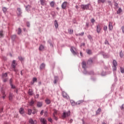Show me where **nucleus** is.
<instances>
[{
	"label": "nucleus",
	"instance_id": "43",
	"mask_svg": "<svg viewBox=\"0 0 124 124\" xmlns=\"http://www.w3.org/2000/svg\"><path fill=\"white\" fill-rule=\"evenodd\" d=\"M120 70H121V73H124V68L121 67Z\"/></svg>",
	"mask_w": 124,
	"mask_h": 124
},
{
	"label": "nucleus",
	"instance_id": "17",
	"mask_svg": "<svg viewBox=\"0 0 124 124\" xmlns=\"http://www.w3.org/2000/svg\"><path fill=\"white\" fill-rule=\"evenodd\" d=\"M58 80H59V77H58L57 76L54 77V83L57 84V81H58Z\"/></svg>",
	"mask_w": 124,
	"mask_h": 124
},
{
	"label": "nucleus",
	"instance_id": "44",
	"mask_svg": "<svg viewBox=\"0 0 124 124\" xmlns=\"http://www.w3.org/2000/svg\"><path fill=\"white\" fill-rule=\"evenodd\" d=\"M32 81L33 83H34V82H37V78H33L32 79Z\"/></svg>",
	"mask_w": 124,
	"mask_h": 124
},
{
	"label": "nucleus",
	"instance_id": "45",
	"mask_svg": "<svg viewBox=\"0 0 124 124\" xmlns=\"http://www.w3.org/2000/svg\"><path fill=\"white\" fill-rule=\"evenodd\" d=\"M0 36H3V31H0Z\"/></svg>",
	"mask_w": 124,
	"mask_h": 124
},
{
	"label": "nucleus",
	"instance_id": "51",
	"mask_svg": "<svg viewBox=\"0 0 124 124\" xmlns=\"http://www.w3.org/2000/svg\"><path fill=\"white\" fill-rule=\"evenodd\" d=\"M36 113V109H34L33 112H32V114H33V115H34V114H35Z\"/></svg>",
	"mask_w": 124,
	"mask_h": 124
},
{
	"label": "nucleus",
	"instance_id": "52",
	"mask_svg": "<svg viewBox=\"0 0 124 124\" xmlns=\"http://www.w3.org/2000/svg\"><path fill=\"white\" fill-rule=\"evenodd\" d=\"M18 59L20 61H23L24 60V58H23L22 57H19Z\"/></svg>",
	"mask_w": 124,
	"mask_h": 124
},
{
	"label": "nucleus",
	"instance_id": "57",
	"mask_svg": "<svg viewBox=\"0 0 124 124\" xmlns=\"http://www.w3.org/2000/svg\"><path fill=\"white\" fill-rule=\"evenodd\" d=\"M7 80H8L7 78H5L3 79V82H7Z\"/></svg>",
	"mask_w": 124,
	"mask_h": 124
},
{
	"label": "nucleus",
	"instance_id": "42",
	"mask_svg": "<svg viewBox=\"0 0 124 124\" xmlns=\"http://www.w3.org/2000/svg\"><path fill=\"white\" fill-rule=\"evenodd\" d=\"M21 32H22V30H21L20 28H18L17 34H20V33H21Z\"/></svg>",
	"mask_w": 124,
	"mask_h": 124
},
{
	"label": "nucleus",
	"instance_id": "27",
	"mask_svg": "<svg viewBox=\"0 0 124 124\" xmlns=\"http://www.w3.org/2000/svg\"><path fill=\"white\" fill-rule=\"evenodd\" d=\"M84 102V100H80L77 102V105H80L81 103H83Z\"/></svg>",
	"mask_w": 124,
	"mask_h": 124
},
{
	"label": "nucleus",
	"instance_id": "50",
	"mask_svg": "<svg viewBox=\"0 0 124 124\" xmlns=\"http://www.w3.org/2000/svg\"><path fill=\"white\" fill-rule=\"evenodd\" d=\"M91 23H94V22H95V20H94V19H93V18H92L91 20Z\"/></svg>",
	"mask_w": 124,
	"mask_h": 124
},
{
	"label": "nucleus",
	"instance_id": "64",
	"mask_svg": "<svg viewBox=\"0 0 124 124\" xmlns=\"http://www.w3.org/2000/svg\"><path fill=\"white\" fill-rule=\"evenodd\" d=\"M81 46H85V43H82Z\"/></svg>",
	"mask_w": 124,
	"mask_h": 124
},
{
	"label": "nucleus",
	"instance_id": "7",
	"mask_svg": "<svg viewBox=\"0 0 124 124\" xmlns=\"http://www.w3.org/2000/svg\"><path fill=\"white\" fill-rule=\"evenodd\" d=\"M40 121L42 123V124H47V120H46L45 118H41Z\"/></svg>",
	"mask_w": 124,
	"mask_h": 124
},
{
	"label": "nucleus",
	"instance_id": "35",
	"mask_svg": "<svg viewBox=\"0 0 124 124\" xmlns=\"http://www.w3.org/2000/svg\"><path fill=\"white\" fill-rule=\"evenodd\" d=\"M2 93L3 95L2 98H3V99H4L5 98V96H6V95H5V93H4V91H2Z\"/></svg>",
	"mask_w": 124,
	"mask_h": 124
},
{
	"label": "nucleus",
	"instance_id": "19",
	"mask_svg": "<svg viewBox=\"0 0 124 124\" xmlns=\"http://www.w3.org/2000/svg\"><path fill=\"white\" fill-rule=\"evenodd\" d=\"M106 1V0H98V3H104Z\"/></svg>",
	"mask_w": 124,
	"mask_h": 124
},
{
	"label": "nucleus",
	"instance_id": "18",
	"mask_svg": "<svg viewBox=\"0 0 124 124\" xmlns=\"http://www.w3.org/2000/svg\"><path fill=\"white\" fill-rule=\"evenodd\" d=\"M70 102H71V105H72V106H75V105H77V103H76L73 100H71Z\"/></svg>",
	"mask_w": 124,
	"mask_h": 124
},
{
	"label": "nucleus",
	"instance_id": "12",
	"mask_svg": "<svg viewBox=\"0 0 124 124\" xmlns=\"http://www.w3.org/2000/svg\"><path fill=\"white\" fill-rule=\"evenodd\" d=\"M17 14L18 16H20L22 14V12L20 8H17Z\"/></svg>",
	"mask_w": 124,
	"mask_h": 124
},
{
	"label": "nucleus",
	"instance_id": "40",
	"mask_svg": "<svg viewBox=\"0 0 124 124\" xmlns=\"http://www.w3.org/2000/svg\"><path fill=\"white\" fill-rule=\"evenodd\" d=\"M30 8H31V6L28 5L26 7V9L27 11H29Z\"/></svg>",
	"mask_w": 124,
	"mask_h": 124
},
{
	"label": "nucleus",
	"instance_id": "4",
	"mask_svg": "<svg viewBox=\"0 0 124 124\" xmlns=\"http://www.w3.org/2000/svg\"><path fill=\"white\" fill-rule=\"evenodd\" d=\"M81 8L83 9V10H85V9H89L90 8V4H88L87 5H81Z\"/></svg>",
	"mask_w": 124,
	"mask_h": 124
},
{
	"label": "nucleus",
	"instance_id": "15",
	"mask_svg": "<svg viewBox=\"0 0 124 124\" xmlns=\"http://www.w3.org/2000/svg\"><path fill=\"white\" fill-rule=\"evenodd\" d=\"M33 93V91H32V90L29 89L28 91V94L29 95H32Z\"/></svg>",
	"mask_w": 124,
	"mask_h": 124
},
{
	"label": "nucleus",
	"instance_id": "6",
	"mask_svg": "<svg viewBox=\"0 0 124 124\" xmlns=\"http://www.w3.org/2000/svg\"><path fill=\"white\" fill-rule=\"evenodd\" d=\"M58 114V110L55 109L53 113V118L55 121H58V117H56V115Z\"/></svg>",
	"mask_w": 124,
	"mask_h": 124
},
{
	"label": "nucleus",
	"instance_id": "32",
	"mask_svg": "<svg viewBox=\"0 0 124 124\" xmlns=\"http://www.w3.org/2000/svg\"><path fill=\"white\" fill-rule=\"evenodd\" d=\"M122 12H123V10L121 8H120L117 11V14H120V13H122Z\"/></svg>",
	"mask_w": 124,
	"mask_h": 124
},
{
	"label": "nucleus",
	"instance_id": "9",
	"mask_svg": "<svg viewBox=\"0 0 124 124\" xmlns=\"http://www.w3.org/2000/svg\"><path fill=\"white\" fill-rule=\"evenodd\" d=\"M29 124H37V122H36V120L33 121V120H32V119H31V118H30L29 119Z\"/></svg>",
	"mask_w": 124,
	"mask_h": 124
},
{
	"label": "nucleus",
	"instance_id": "29",
	"mask_svg": "<svg viewBox=\"0 0 124 124\" xmlns=\"http://www.w3.org/2000/svg\"><path fill=\"white\" fill-rule=\"evenodd\" d=\"M29 104L30 106H32V105L34 104V101H33V100H31V101L29 103Z\"/></svg>",
	"mask_w": 124,
	"mask_h": 124
},
{
	"label": "nucleus",
	"instance_id": "62",
	"mask_svg": "<svg viewBox=\"0 0 124 124\" xmlns=\"http://www.w3.org/2000/svg\"><path fill=\"white\" fill-rule=\"evenodd\" d=\"M72 122H73V120L70 119V121H69V123H70V124H71V123H72Z\"/></svg>",
	"mask_w": 124,
	"mask_h": 124
},
{
	"label": "nucleus",
	"instance_id": "20",
	"mask_svg": "<svg viewBox=\"0 0 124 124\" xmlns=\"http://www.w3.org/2000/svg\"><path fill=\"white\" fill-rule=\"evenodd\" d=\"M112 64H113V66H117L118 65L117 61H116V60H113V62H112Z\"/></svg>",
	"mask_w": 124,
	"mask_h": 124
},
{
	"label": "nucleus",
	"instance_id": "56",
	"mask_svg": "<svg viewBox=\"0 0 124 124\" xmlns=\"http://www.w3.org/2000/svg\"><path fill=\"white\" fill-rule=\"evenodd\" d=\"M43 113H44V110H42L41 111L40 114H41V115H43Z\"/></svg>",
	"mask_w": 124,
	"mask_h": 124
},
{
	"label": "nucleus",
	"instance_id": "60",
	"mask_svg": "<svg viewBox=\"0 0 124 124\" xmlns=\"http://www.w3.org/2000/svg\"><path fill=\"white\" fill-rule=\"evenodd\" d=\"M10 85H11V84H12V79H10Z\"/></svg>",
	"mask_w": 124,
	"mask_h": 124
},
{
	"label": "nucleus",
	"instance_id": "2",
	"mask_svg": "<svg viewBox=\"0 0 124 124\" xmlns=\"http://www.w3.org/2000/svg\"><path fill=\"white\" fill-rule=\"evenodd\" d=\"M16 65H17V64L16 63V61L15 60H14L12 63V67L14 68V71L15 72H17V70L15 68L16 67Z\"/></svg>",
	"mask_w": 124,
	"mask_h": 124
},
{
	"label": "nucleus",
	"instance_id": "3",
	"mask_svg": "<svg viewBox=\"0 0 124 124\" xmlns=\"http://www.w3.org/2000/svg\"><path fill=\"white\" fill-rule=\"evenodd\" d=\"M67 5H68V2H67V1H64L62 3L61 7L62 9H66Z\"/></svg>",
	"mask_w": 124,
	"mask_h": 124
},
{
	"label": "nucleus",
	"instance_id": "30",
	"mask_svg": "<svg viewBox=\"0 0 124 124\" xmlns=\"http://www.w3.org/2000/svg\"><path fill=\"white\" fill-rule=\"evenodd\" d=\"M82 65L83 68H86V62H82Z\"/></svg>",
	"mask_w": 124,
	"mask_h": 124
},
{
	"label": "nucleus",
	"instance_id": "33",
	"mask_svg": "<svg viewBox=\"0 0 124 124\" xmlns=\"http://www.w3.org/2000/svg\"><path fill=\"white\" fill-rule=\"evenodd\" d=\"M86 52L87 53V54H88V55H91V54H92V50L90 49H87L86 50Z\"/></svg>",
	"mask_w": 124,
	"mask_h": 124
},
{
	"label": "nucleus",
	"instance_id": "8",
	"mask_svg": "<svg viewBox=\"0 0 124 124\" xmlns=\"http://www.w3.org/2000/svg\"><path fill=\"white\" fill-rule=\"evenodd\" d=\"M71 51L74 55H76V51H77V49H76V48L74 47H72Z\"/></svg>",
	"mask_w": 124,
	"mask_h": 124
},
{
	"label": "nucleus",
	"instance_id": "34",
	"mask_svg": "<svg viewBox=\"0 0 124 124\" xmlns=\"http://www.w3.org/2000/svg\"><path fill=\"white\" fill-rule=\"evenodd\" d=\"M44 49V46L43 45H41L39 47V50L40 51H42Z\"/></svg>",
	"mask_w": 124,
	"mask_h": 124
},
{
	"label": "nucleus",
	"instance_id": "58",
	"mask_svg": "<svg viewBox=\"0 0 124 124\" xmlns=\"http://www.w3.org/2000/svg\"><path fill=\"white\" fill-rule=\"evenodd\" d=\"M27 26L28 27V28H30V23L29 22L27 23Z\"/></svg>",
	"mask_w": 124,
	"mask_h": 124
},
{
	"label": "nucleus",
	"instance_id": "41",
	"mask_svg": "<svg viewBox=\"0 0 124 124\" xmlns=\"http://www.w3.org/2000/svg\"><path fill=\"white\" fill-rule=\"evenodd\" d=\"M103 30L105 31H106L108 30L107 26H104L103 27Z\"/></svg>",
	"mask_w": 124,
	"mask_h": 124
},
{
	"label": "nucleus",
	"instance_id": "54",
	"mask_svg": "<svg viewBox=\"0 0 124 124\" xmlns=\"http://www.w3.org/2000/svg\"><path fill=\"white\" fill-rule=\"evenodd\" d=\"M108 4L109 5H111L112 4V3L111 2V1H110V0L108 1Z\"/></svg>",
	"mask_w": 124,
	"mask_h": 124
},
{
	"label": "nucleus",
	"instance_id": "26",
	"mask_svg": "<svg viewBox=\"0 0 124 124\" xmlns=\"http://www.w3.org/2000/svg\"><path fill=\"white\" fill-rule=\"evenodd\" d=\"M100 112H101V108H98L96 112V114L99 115Z\"/></svg>",
	"mask_w": 124,
	"mask_h": 124
},
{
	"label": "nucleus",
	"instance_id": "47",
	"mask_svg": "<svg viewBox=\"0 0 124 124\" xmlns=\"http://www.w3.org/2000/svg\"><path fill=\"white\" fill-rule=\"evenodd\" d=\"M10 85L12 89H15V88H16L15 85H13V84H12V83H11Z\"/></svg>",
	"mask_w": 124,
	"mask_h": 124
},
{
	"label": "nucleus",
	"instance_id": "63",
	"mask_svg": "<svg viewBox=\"0 0 124 124\" xmlns=\"http://www.w3.org/2000/svg\"><path fill=\"white\" fill-rule=\"evenodd\" d=\"M80 55L81 57H83V54L82 53V52H80Z\"/></svg>",
	"mask_w": 124,
	"mask_h": 124
},
{
	"label": "nucleus",
	"instance_id": "14",
	"mask_svg": "<svg viewBox=\"0 0 124 124\" xmlns=\"http://www.w3.org/2000/svg\"><path fill=\"white\" fill-rule=\"evenodd\" d=\"M19 113H20V114H21V115H23V114H24V113H25L24 108H21L19 109Z\"/></svg>",
	"mask_w": 124,
	"mask_h": 124
},
{
	"label": "nucleus",
	"instance_id": "10",
	"mask_svg": "<svg viewBox=\"0 0 124 124\" xmlns=\"http://www.w3.org/2000/svg\"><path fill=\"white\" fill-rule=\"evenodd\" d=\"M62 95L63 97H64V98H69V96H68V95H67L66 93H65L64 92H62Z\"/></svg>",
	"mask_w": 124,
	"mask_h": 124
},
{
	"label": "nucleus",
	"instance_id": "22",
	"mask_svg": "<svg viewBox=\"0 0 124 124\" xmlns=\"http://www.w3.org/2000/svg\"><path fill=\"white\" fill-rule=\"evenodd\" d=\"M54 25L56 29H58V27H59V24H58V22L57 20H55L54 21Z\"/></svg>",
	"mask_w": 124,
	"mask_h": 124
},
{
	"label": "nucleus",
	"instance_id": "38",
	"mask_svg": "<svg viewBox=\"0 0 124 124\" xmlns=\"http://www.w3.org/2000/svg\"><path fill=\"white\" fill-rule=\"evenodd\" d=\"M2 11H3V12H4V13H5V12H6V11H7V8H6V7H3V8H2Z\"/></svg>",
	"mask_w": 124,
	"mask_h": 124
},
{
	"label": "nucleus",
	"instance_id": "37",
	"mask_svg": "<svg viewBox=\"0 0 124 124\" xmlns=\"http://www.w3.org/2000/svg\"><path fill=\"white\" fill-rule=\"evenodd\" d=\"M68 32L70 34H72V33H73V30L70 29L68 30Z\"/></svg>",
	"mask_w": 124,
	"mask_h": 124
},
{
	"label": "nucleus",
	"instance_id": "31",
	"mask_svg": "<svg viewBox=\"0 0 124 124\" xmlns=\"http://www.w3.org/2000/svg\"><path fill=\"white\" fill-rule=\"evenodd\" d=\"M46 103L47 104H50V103H51V100H50L49 99H46Z\"/></svg>",
	"mask_w": 124,
	"mask_h": 124
},
{
	"label": "nucleus",
	"instance_id": "36",
	"mask_svg": "<svg viewBox=\"0 0 124 124\" xmlns=\"http://www.w3.org/2000/svg\"><path fill=\"white\" fill-rule=\"evenodd\" d=\"M120 58H123V57H124V53H123V51H121L120 52Z\"/></svg>",
	"mask_w": 124,
	"mask_h": 124
},
{
	"label": "nucleus",
	"instance_id": "13",
	"mask_svg": "<svg viewBox=\"0 0 124 124\" xmlns=\"http://www.w3.org/2000/svg\"><path fill=\"white\" fill-rule=\"evenodd\" d=\"M93 59H89L87 61V64H92V63H93Z\"/></svg>",
	"mask_w": 124,
	"mask_h": 124
},
{
	"label": "nucleus",
	"instance_id": "24",
	"mask_svg": "<svg viewBox=\"0 0 124 124\" xmlns=\"http://www.w3.org/2000/svg\"><path fill=\"white\" fill-rule=\"evenodd\" d=\"M32 112V110L31 108L28 109V115H31V112Z\"/></svg>",
	"mask_w": 124,
	"mask_h": 124
},
{
	"label": "nucleus",
	"instance_id": "11",
	"mask_svg": "<svg viewBox=\"0 0 124 124\" xmlns=\"http://www.w3.org/2000/svg\"><path fill=\"white\" fill-rule=\"evenodd\" d=\"M108 27H109V31H112L113 30V25H112V22H109Z\"/></svg>",
	"mask_w": 124,
	"mask_h": 124
},
{
	"label": "nucleus",
	"instance_id": "53",
	"mask_svg": "<svg viewBox=\"0 0 124 124\" xmlns=\"http://www.w3.org/2000/svg\"><path fill=\"white\" fill-rule=\"evenodd\" d=\"M121 29L123 33H124V26H122Z\"/></svg>",
	"mask_w": 124,
	"mask_h": 124
},
{
	"label": "nucleus",
	"instance_id": "39",
	"mask_svg": "<svg viewBox=\"0 0 124 124\" xmlns=\"http://www.w3.org/2000/svg\"><path fill=\"white\" fill-rule=\"evenodd\" d=\"M112 69L113 71H116L117 70V66H113Z\"/></svg>",
	"mask_w": 124,
	"mask_h": 124
},
{
	"label": "nucleus",
	"instance_id": "16",
	"mask_svg": "<svg viewBox=\"0 0 124 124\" xmlns=\"http://www.w3.org/2000/svg\"><path fill=\"white\" fill-rule=\"evenodd\" d=\"M9 99L11 101L13 99V94H12V93H10L9 95Z\"/></svg>",
	"mask_w": 124,
	"mask_h": 124
},
{
	"label": "nucleus",
	"instance_id": "46",
	"mask_svg": "<svg viewBox=\"0 0 124 124\" xmlns=\"http://www.w3.org/2000/svg\"><path fill=\"white\" fill-rule=\"evenodd\" d=\"M88 38H89V39H90V40H93V38L92 37V36H91L90 35L88 36Z\"/></svg>",
	"mask_w": 124,
	"mask_h": 124
},
{
	"label": "nucleus",
	"instance_id": "59",
	"mask_svg": "<svg viewBox=\"0 0 124 124\" xmlns=\"http://www.w3.org/2000/svg\"><path fill=\"white\" fill-rule=\"evenodd\" d=\"M114 6H115L116 7H118V3H115L114 4Z\"/></svg>",
	"mask_w": 124,
	"mask_h": 124
},
{
	"label": "nucleus",
	"instance_id": "28",
	"mask_svg": "<svg viewBox=\"0 0 124 124\" xmlns=\"http://www.w3.org/2000/svg\"><path fill=\"white\" fill-rule=\"evenodd\" d=\"M50 5L51 7H54L55 6V2L51 1L50 3Z\"/></svg>",
	"mask_w": 124,
	"mask_h": 124
},
{
	"label": "nucleus",
	"instance_id": "61",
	"mask_svg": "<svg viewBox=\"0 0 124 124\" xmlns=\"http://www.w3.org/2000/svg\"><path fill=\"white\" fill-rule=\"evenodd\" d=\"M38 96H39V95L38 94H37L36 95L35 98H38Z\"/></svg>",
	"mask_w": 124,
	"mask_h": 124
},
{
	"label": "nucleus",
	"instance_id": "55",
	"mask_svg": "<svg viewBox=\"0 0 124 124\" xmlns=\"http://www.w3.org/2000/svg\"><path fill=\"white\" fill-rule=\"evenodd\" d=\"M121 109L124 110V105H122V106L121 107Z\"/></svg>",
	"mask_w": 124,
	"mask_h": 124
},
{
	"label": "nucleus",
	"instance_id": "49",
	"mask_svg": "<svg viewBox=\"0 0 124 124\" xmlns=\"http://www.w3.org/2000/svg\"><path fill=\"white\" fill-rule=\"evenodd\" d=\"M3 77L4 78H5V77H7V73H6L3 74Z\"/></svg>",
	"mask_w": 124,
	"mask_h": 124
},
{
	"label": "nucleus",
	"instance_id": "1",
	"mask_svg": "<svg viewBox=\"0 0 124 124\" xmlns=\"http://www.w3.org/2000/svg\"><path fill=\"white\" fill-rule=\"evenodd\" d=\"M70 116V111L68 112H64L62 115V119H64L66 117H69Z\"/></svg>",
	"mask_w": 124,
	"mask_h": 124
},
{
	"label": "nucleus",
	"instance_id": "5",
	"mask_svg": "<svg viewBox=\"0 0 124 124\" xmlns=\"http://www.w3.org/2000/svg\"><path fill=\"white\" fill-rule=\"evenodd\" d=\"M96 31L98 33H99L101 31V25L100 24H98L96 26Z\"/></svg>",
	"mask_w": 124,
	"mask_h": 124
},
{
	"label": "nucleus",
	"instance_id": "48",
	"mask_svg": "<svg viewBox=\"0 0 124 124\" xmlns=\"http://www.w3.org/2000/svg\"><path fill=\"white\" fill-rule=\"evenodd\" d=\"M48 122H50V123L53 122V120L51 118H48Z\"/></svg>",
	"mask_w": 124,
	"mask_h": 124
},
{
	"label": "nucleus",
	"instance_id": "21",
	"mask_svg": "<svg viewBox=\"0 0 124 124\" xmlns=\"http://www.w3.org/2000/svg\"><path fill=\"white\" fill-rule=\"evenodd\" d=\"M37 107H41L42 106V102H38L37 103Z\"/></svg>",
	"mask_w": 124,
	"mask_h": 124
},
{
	"label": "nucleus",
	"instance_id": "23",
	"mask_svg": "<svg viewBox=\"0 0 124 124\" xmlns=\"http://www.w3.org/2000/svg\"><path fill=\"white\" fill-rule=\"evenodd\" d=\"M41 5H45L46 4L45 0H40Z\"/></svg>",
	"mask_w": 124,
	"mask_h": 124
},
{
	"label": "nucleus",
	"instance_id": "25",
	"mask_svg": "<svg viewBox=\"0 0 124 124\" xmlns=\"http://www.w3.org/2000/svg\"><path fill=\"white\" fill-rule=\"evenodd\" d=\"M45 68V64L42 63L40 66V69H43V68Z\"/></svg>",
	"mask_w": 124,
	"mask_h": 124
}]
</instances>
